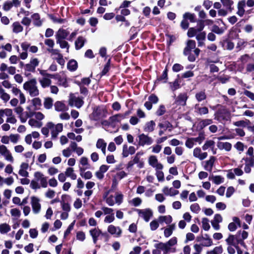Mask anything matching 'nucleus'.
Segmentation results:
<instances>
[{
	"mask_svg": "<svg viewBox=\"0 0 254 254\" xmlns=\"http://www.w3.org/2000/svg\"><path fill=\"white\" fill-rule=\"evenodd\" d=\"M34 179L30 183V187L33 190L40 189L41 187L46 188L48 186V178L40 172L34 174Z\"/></svg>",
	"mask_w": 254,
	"mask_h": 254,
	"instance_id": "1",
	"label": "nucleus"
},
{
	"mask_svg": "<svg viewBox=\"0 0 254 254\" xmlns=\"http://www.w3.org/2000/svg\"><path fill=\"white\" fill-rule=\"evenodd\" d=\"M109 191L104 193L103 198L106 201V203L110 206H113L115 203L120 205L123 201V194L119 192L115 193V196L109 195Z\"/></svg>",
	"mask_w": 254,
	"mask_h": 254,
	"instance_id": "2",
	"label": "nucleus"
},
{
	"mask_svg": "<svg viewBox=\"0 0 254 254\" xmlns=\"http://www.w3.org/2000/svg\"><path fill=\"white\" fill-rule=\"evenodd\" d=\"M23 89L31 97H37L40 94V91L37 86L35 78H32L23 84Z\"/></svg>",
	"mask_w": 254,
	"mask_h": 254,
	"instance_id": "3",
	"label": "nucleus"
},
{
	"mask_svg": "<svg viewBox=\"0 0 254 254\" xmlns=\"http://www.w3.org/2000/svg\"><path fill=\"white\" fill-rule=\"evenodd\" d=\"M196 46L195 42L192 40H189L186 43V46L184 48L183 54L185 56H188V59L189 61L192 62L195 60V57L191 54V51L195 49Z\"/></svg>",
	"mask_w": 254,
	"mask_h": 254,
	"instance_id": "4",
	"label": "nucleus"
},
{
	"mask_svg": "<svg viewBox=\"0 0 254 254\" xmlns=\"http://www.w3.org/2000/svg\"><path fill=\"white\" fill-rule=\"evenodd\" d=\"M48 127L50 128L52 138L55 139L59 133L63 131V125L61 123L55 125L53 122H48Z\"/></svg>",
	"mask_w": 254,
	"mask_h": 254,
	"instance_id": "5",
	"label": "nucleus"
},
{
	"mask_svg": "<svg viewBox=\"0 0 254 254\" xmlns=\"http://www.w3.org/2000/svg\"><path fill=\"white\" fill-rule=\"evenodd\" d=\"M0 154L4 157L6 161L10 163L14 162V159L12 153L7 147L3 144H0Z\"/></svg>",
	"mask_w": 254,
	"mask_h": 254,
	"instance_id": "6",
	"label": "nucleus"
},
{
	"mask_svg": "<svg viewBox=\"0 0 254 254\" xmlns=\"http://www.w3.org/2000/svg\"><path fill=\"white\" fill-rule=\"evenodd\" d=\"M68 102L70 106H75L77 108L81 107L84 103L82 99L74 96L73 94H70Z\"/></svg>",
	"mask_w": 254,
	"mask_h": 254,
	"instance_id": "7",
	"label": "nucleus"
},
{
	"mask_svg": "<svg viewBox=\"0 0 254 254\" xmlns=\"http://www.w3.org/2000/svg\"><path fill=\"white\" fill-rule=\"evenodd\" d=\"M31 204L32 211L34 214H38L41 209V205L40 204V199L36 196L31 197Z\"/></svg>",
	"mask_w": 254,
	"mask_h": 254,
	"instance_id": "8",
	"label": "nucleus"
},
{
	"mask_svg": "<svg viewBox=\"0 0 254 254\" xmlns=\"http://www.w3.org/2000/svg\"><path fill=\"white\" fill-rule=\"evenodd\" d=\"M137 212L139 216L143 218L146 222H148L153 216V212L150 208L137 209Z\"/></svg>",
	"mask_w": 254,
	"mask_h": 254,
	"instance_id": "9",
	"label": "nucleus"
},
{
	"mask_svg": "<svg viewBox=\"0 0 254 254\" xmlns=\"http://www.w3.org/2000/svg\"><path fill=\"white\" fill-rule=\"evenodd\" d=\"M138 138V145L139 146L150 145L153 142V140L151 137L144 133L139 135Z\"/></svg>",
	"mask_w": 254,
	"mask_h": 254,
	"instance_id": "10",
	"label": "nucleus"
},
{
	"mask_svg": "<svg viewBox=\"0 0 254 254\" xmlns=\"http://www.w3.org/2000/svg\"><path fill=\"white\" fill-rule=\"evenodd\" d=\"M130 111H128L126 112L124 114H118L110 117L109 119V121L111 123H114L116 122H121L122 121L127 118L130 115Z\"/></svg>",
	"mask_w": 254,
	"mask_h": 254,
	"instance_id": "11",
	"label": "nucleus"
},
{
	"mask_svg": "<svg viewBox=\"0 0 254 254\" xmlns=\"http://www.w3.org/2000/svg\"><path fill=\"white\" fill-rule=\"evenodd\" d=\"M148 162L149 165L155 168L156 170H162L163 168V165L159 162L157 157L155 155H150L148 158Z\"/></svg>",
	"mask_w": 254,
	"mask_h": 254,
	"instance_id": "12",
	"label": "nucleus"
},
{
	"mask_svg": "<svg viewBox=\"0 0 254 254\" xmlns=\"http://www.w3.org/2000/svg\"><path fill=\"white\" fill-rule=\"evenodd\" d=\"M11 93L15 96H18L19 99L20 104H24L26 102V98L24 93L18 88L16 85H13L11 88Z\"/></svg>",
	"mask_w": 254,
	"mask_h": 254,
	"instance_id": "13",
	"label": "nucleus"
},
{
	"mask_svg": "<svg viewBox=\"0 0 254 254\" xmlns=\"http://www.w3.org/2000/svg\"><path fill=\"white\" fill-rule=\"evenodd\" d=\"M108 232L115 237H120L122 234V230L119 226L110 225L107 228Z\"/></svg>",
	"mask_w": 254,
	"mask_h": 254,
	"instance_id": "14",
	"label": "nucleus"
},
{
	"mask_svg": "<svg viewBox=\"0 0 254 254\" xmlns=\"http://www.w3.org/2000/svg\"><path fill=\"white\" fill-rule=\"evenodd\" d=\"M69 34L68 29L60 28L55 34L56 40H65Z\"/></svg>",
	"mask_w": 254,
	"mask_h": 254,
	"instance_id": "15",
	"label": "nucleus"
},
{
	"mask_svg": "<svg viewBox=\"0 0 254 254\" xmlns=\"http://www.w3.org/2000/svg\"><path fill=\"white\" fill-rule=\"evenodd\" d=\"M223 221V218L220 214H215L214 216L213 220L211 221L212 227L215 230H219L220 228L219 223Z\"/></svg>",
	"mask_w": 254,
	"mask_h": 254,
	"instance_id": "16",
	"label": "nucleus"
},
{
	"mask_svg": "<svg viewBox=\"0 0 254 254\" xmlns=\"http://www.w3.org/2000/svg\"><path fill=\"white\" fill-rule=\"evenodd\" d=\"M193 156L199 160H203L207 158L208 153L206 152H202L200 148L196 147L193 150Z\"/></svg>",
	"mask_w": 254,
	"mask_h": 254,
	"instance_id": "17",
	"label": "nucleus"
},
{
	"mask_svg": "<svg viewBox=\"0 0 254 254\" xmlns=\"http://www.w3.org/2000/svg\"><path fill=\"white\" fill-rule=\"evenodd\" d=\"M216 160L215 157L211 156L208 160L203 162V164L204 170L208 172H211Z\"/></svg>",
	"mask_w": 254,
	"mask_h": 254,
	"instance_id": "18",
	"label": "nucleus"
},
{
	"mask_svg": "<svg viewBox=\"0 0 254 254\" xmlns=\"http://www.w3.org/2000/svg\"><path fill=\"white\" fill-rule=\"evenodd\" d=\"M51 54L52 56H55L54 59L57 61L58 63L63 66L64 64L65 61L63 58V55L60 53L59 50H51Z\"/></svg>",
	"mask_w": 254,
	"mask_h": 254,
	"instance_id": "19",
	"label": "nucleus"
},
{
	"mask_svg": "<svg viewBox=\"0 0 254 254\" xmlns=\"http://www.w3.org/2000/svg\"><path fill=\"white\" fill-rule=\"evenodd\" d=\"M194 112L199 116H202L206 115L208 113L209 110L207 107L205 106H202L199 103L196 104L194 106Z\"/></svg>",
	"mask_w": 254,
	"mask_h": 254,
	"instance_id": "20",
	"label": "nucleus"
},
{
	"mask_svg": "<svg viewBox=\"0 0 254 254\" xmlns=\"http://www.w3.org/2000/svg\"><path fill=\"white\" fill-rule=\"evenodd\" d=\"M236 236L239 241V242H240V244L243 246H245V244L244 241L248 237V232L244 230L239 231L236 234Z\"/></svg>",
	"mask_w": 254,
	"mask_h": 254,
	"instance_id": "21",
	"label": "nucleus"
},
{
	"mask_svg": "<svg viewBox=\"0 0 254 254\" xmlns=\"http://www.w3.org/2000/svg\"><path fill=\"white\" fill-rule=\"evenodd\" d=\"M21 47L24 52L20 53L19 58L21 60H25L28 57L27 50L29 47V44L26 42H22L21 44Z\"/></svg>",
	"mask_w": 254,
	"mask_h": 254,
	"instance_id": "22",
	"label": "nucleus"
},
{
	"mask_svg": "<svg viewBox=\"0 0 254 254\" xmlns=\"http://www.w3.org/2000/svg\"><path fill=\"white\" fill-rule=\"evenodd\" d=\"M31 21L33 24L36 27H40L42 26L43 21L41 19L40 16L38 13H34L31 16Z\"/></svg>",
	"mask_w": 254,
	"mask_h": 254,
	"instance_id": "23",
	"label": "nucleus"
},
{
	"mask_svg": "<svg viewBox=\"0 0 254 254\" xmlns=\"http://www.w3.org/2000/svg\"><path fill=\"white\" fill-rule=\"evenodd\" d=\"M89 233L91 236L94 244H96L98 239V237L102 234V231L98 228L92 229L89 231Z\"/></svg>",
	"mask_w": 254,
	"mask_h": 254,
	"instance_id": "24",
	"label": "nucleus"
},
{
	"mask_svg": "<svg viewBox=\"0 0 254 254\" xmlns=\"http://www.w3.org/2000/svg\"><path fill=\"white\" fill-rule=\"evenodd\" d=\"M225 241L228 245H233L234 247L240 244L236 235H229Z\"/></svg>",
	"mask_w": 254,
	"mask_h": 254,
	"instance_id": "25",
	"label": "nucleus"
},
{
	"mask_svg": "<svg viewBox=\"0 0 254 254\" xmlns=\"http://www.w3.org/2000/svg\"><path fill=\"white\" fill-rule=\"evenodd\" d=\"M28 167L29 165L27 163L22 162L20 166V169L18 171L19 175L23 177H28L29 173L27 171Z\"/></svg>",
	"mask_w": 254,
	"mask_h": 254,
	"instance_id": "26",
	"label": "nucleus"
},
{
	"mask_svg": "<svg viewBox=\"0 0 254 254\" xmlns=\"http://www.w3.org/2000/svg\"><path fill=\"white\" fill-rule=\"evenodd\" d=\"M55 109L57 112H65L68 110V107L62 101H57L54 104Z\"/></svg>",
	"mask_w": 254,
	"mask_h": 254,
	"instance_id": "27",
	"label": "nucleus"
},
{
	"mask_svg": "<svg viewBox=\"0 0 254 254\" xmlns=\"http://www.w3.org/2000/svg\"><path fill=\"white\" fill-rule=\"evenodd\" d=\"M246 6V1L245 0H242L238 2L237 14L240 17H242L245 12V7Z\"/></svg>",
	"mask_w": 254,
	"mask_h": 254,
	"instance_id": "28",
	"label": "nucleus"
},
{
	"mask_svg": "<svg viewBox=\"0 0 254 254\" xmlns=\"http://www.w3.org/2000/svg\"><path fill=\"white\" fill-rule=\"evenodd\" d=\"M96 146L98 149H101L103 154L105 155L107 143L103 139H98L97 141Z\"/></svg>",
	"mask_w": 254,
	"mask_h": 254,
	"instance_id": "29",
	"label": "nucleus"
},
{
	"mask_svg": "<svg viewBox=\"0 0 254 254\" xmlns=\"http://www.w3.org/2000/svg\"><path fill=\"white\" fill-rule=\"evenodd\" d=\"M89 168L88 167H80L79 166V172L80 176L85 179H90L92 177V174L90 171H85V170Z\"/></svg>",
	"mask_w": 254,
	"mask_h": 254,
	"instance_id": "30",
	"label": "nucleus"
},
{
	"mask_svg": "<svg viewBox=\"0 0 254 254\" xmlns=\"http://www.w3.org/2000/svg\"><path fill=\"white\" fill-rule=\"evenodd\" d=\"M187 99L188 96L186 93L180 94L177 97L176 102L178 105L185 106Z\"/></svg>",
	"mask_w": 254,
	"mask_h": 254,
	"instance_id": "31",
	"label": "nucleus"
},
{
	"mask_svg": "<svg viewBox=\"0 0 254 254\" xmlns=\"http://www.w3.org/2000/svg\"><path fill=\"white\" fill-rule=\"evenodd\" d=\"M217 147L220 150L224 149L226 151H229L232 148V145L228 142L219 141L217 144Z\"/></svg>",
	"mask_w": 254,
	"mask_h": 254,
	"instance_id": "32",
	"label": "nucleus"
},
{
	"mask_svg": "<svg viewBox=\"0 0 254 254\" xmlns=\"http://www.w3.org/2000/svg\"><path fill=\"white\" fill-rule=\"evenodd\" d=\"M163 192L166 195L171 196H175L179 193V191L174 189L173 188L165 187L162 190Z\"/></svg>",
	"mask_w": 254,
	"mask_h": 254,
	"instance_id": "33",
	"label": "nucleus"
},
{
	"mask_svg": "<svg viewBox=\"0 0 254 254\" xmlns=\"http://www.w3.org/2000/svg\"><path fill=\"white\" fill-rule=\"evenodd\" d=\"M207 96L205 90L199 91L195 94V98L198 103L205 100Z\"/></svg>",
	"mask_w": 254,
	"mask_h": 254,
	"instance_id": "34",
	"label": "nucleus"
},
{
	"mask_svg": "<svg viewBox=\"0 0 254 254\" xmlns=\"http://www.w3.org/2000/svg\"><path fill=\"white\" fill-rule=\"evenodd\" d=\"M52 78H51V77H42V78L39 79V82L41 87L43 88L49 87L52 83Z\"/></svg>",
	"mask_w": 254,
	"mask_h": 254,
	"instance_id": "35",
	"label": "nucleus"
},
{
	"mask_svg": "<svg viewBox=\"0 0 254 254\" xmlns=\"http://www.w3.org/2000/svg\"><path fill=\"white\" fill-rule=\"evenodd\" d=\"M0 98L4 103H7L10 99V95L0 86Z\"/></svg>",
	"mask_w": 254,
	"mask_h": 254,
	"instance_id": "36",
	"label": "nucleus"
},
{
	"mask_svg": "<svg viewBox=\"0 0 254 254\" xmlns=\"http://www.w3.org/2000/svg\"><path fill=\"white\" fill-rule=\"evenodd\" d=\"M28 124L32 127L36 128H40L43 125L42 121H38L34 118H31L28 121Z\"/></svg>",
	"mask_w": 254,
	"mask_h": 254,
	"instance_id": "37",
	"label": "nucleus"
},
{
	"mask_svg": "<svg viewBox=\"0 0 254 254\" xmlns=\"http://www.w3.org/2000/svg\"><path fill=\"white\" fill-rule=\"evenodd\" d=\"M86 41V39L82 36H79L75 41V47L76 50H79L82 48Z\"/></svg>",
	"mask_w": 254,
	"mask_h": 254,
	"instance_id": "38",
	"label": "nucleus"
},
{
	"mask_svg": "<svg viewBox=\"0 0 254 254\" xmlns=\"http://www.w3.org/2000/svg\"><path fill=\"white\" fill-rule=\"evenodd\" d=\"M175 224L169 225L166 228L164 229V234L166 238H168L173 233V231L175 229Z\"/></svg>",
	"mask_w": 254,
	"mask_h": 254,
	"instance_id": "39",
	"label": "nucleus"
},
{
	"mask_svg": "<svg viewBox=\"0 0 254 254\" xmlns=\"http://www.w3.org/2000/svg\"><path fill=\"white\" fill-rule=\"evenodd\" d=\"M154 247L155 248L159 249L161 252L162 251L164 253V254H167L170 252L165 243L162 242L155 244L154 245Z\"/></svg>",
	"mask_w": 254,
	"mask_h": 254,
	"instance_id": "40",
	"label": "nucleus"
},
{
	"mask_svg": "<svg viewBox=\"0 0 254 254\" xmlns=\"http://www.w3.org/2000/svg\"><path fill=\"white\" fill-rule=\"evenodd\" d=\"M158 219L160 223H165L166 224H170L173 220L172 216L169 215L160 216Z\"/></svg>",
	"mask_w": 254,
	"mask_h": 254,
	"instance_id": "41",
	"label": "nucleus"
},
{
	"mask_svg": "<svg viewBox=\"0 0 254 254\" xmlns=\"http://www.w3.org/2000/svg\"><path fill=\"white\" fill-rule=\"evenodd\" d=\"M53 99L51 97H46L44 99V107L46 109L49 110L53 106Z\"/></svg>",
	"mask_w": 254,
	"mask_h": 254,
	"instance_id": "42",
	"label": "nucleus"
},
{
	"mask_svg": "<svg viewBox=\"0 0 254 254\" xmlns=\"http://www.w3.org/2000/svg\"><path fill=\"white\" fill-rule=\"evenodd\" d=\"M57 75L56 76V78L55 79H57L58 80V84L60 86H64V87H66L68 86L67 79L64 77H61L59 76L58 74H56Z\"/></svg>",
	"mask_w": 254,
	"mask_h": 254,
	"instance_id": "43",
	"label": "nucleus"
},
{
	"mask_svg": "<svg viewBox=\"0 0 254 254\" xmlns=\"http://www.w3.org/2000/svg\"><path fill=\"white\" fill-rule=\"evenodd\" d=\"M155 126V123L154 121H149L145 125L144 130L146 132H152L154 130Z\"/></svg>",
	"mask_w": 254,
	"mask_h": 254,
	"instance_id": "44",
	"label": "nucleus"
},
{
	"mask_svg": "<svg viewBox=\"0 0 254 254\" xmlns=\"http://www.w3.org/2000/svg\"><path fill=\"white\" fill-rule=\"evenodd\" d=\"M56 43L59 44L60 47L62 49H66V52L68 53L69 49V45L65 40H56Z\"/></svg>",
	"mask_w": 254,
	"mask_h": 254,
	"instance_id": "45",
	"label": "nucleus"
},
{
	"mask_svg": "<svg viewBox=\"0 0 254 254\" xmlns=\"http://www.w3.org/2000/svg\"><path fill=\"white\" fill-rule=\"evenodd\" d=\"M31 103L35 110H39L42 106V101L39 97H35L31 100Z\"/></svg>",
	"mask_w": 254,
	"mask_h": 254,
	"instance_id": "46",
	"label": "nucleus"
},
{
	"mask_svg": "<svg viewBox=\"0 0 254 254\" xmlns=\"http://www.w3.org/2000/svg\"><path fill=\"white\" fill-rule=\"evenodd\" d=\"M209 179L216 185H219L224 181V178L221 176H212L209 177Z\"/></svg>",
	"mask_w": 254,
	"mask_h": 254,
	"instance_id": "47",
	"label": "nucleus"
},
{
	"mask_svg": "<svg viewBox=\"0 0 254 254\" xmlns=\"http://www.w3.org/2000/svg\"><path fill=\"white\" fill-rule=\"evenodd\" d=\"M12 31L15 33H18L23 31V28L18 22H14L12 25Z\"/></svg>",
	"mask_w": 254,
	"mask_h": 254,
	"instance_id": "48",
	"label": "nucleus"
},
{
	"mask_svg": "<svg viewBox=\"0 0 254 254\" xmlns=\"http://www.w3.org/2000/svg\"><path fill=\"white\" fill-rule=\"evenodd\" d=\"M65 174L66 176L70 178L72 180H75L76 179V175L74 173V170L72 168L68 167L66 168Z\"/></svg>",
	"mask_w": 254,
	"mask_h": 254,
	"instance_id": "49",
	"label": "nucleus"
},
{
	"mask_svg": "<svg viewBox=\"0 0 254 254\" xmlns=\"http://www.w3.org/2000/svg\"><path fill=\"white\" fill-rule=\"evenodd\" d=\"M67 68L70 71H74L77 68V63L75 60H71L67 63Z\"/></svg>",
	"mask_w": 254,
	"mask_h": 254,
	"instance_id": "50",
	"label": "nucleus"
},
{
	"mask_svg": "<svg viewBox=\"0 0 254 254\" xmlns=\"http://www.w3.org/2000/svg\"><path fill=\"white\" fill-rule=\"evenodd\" d=\"M10 229V226L6 223H2L0 225V233L2 234L7 233Z\"/></svg>",
	"mask_w": 254,
	"mask_h": 254,
	"instance_id": "51",
	"label": "nucleus"
},
{
	"mask_svg": "<svg viewBox=\"0 0 254 254\" xmlns=\"http://www.w3.org/2000/svg\"><path fill=\"white\" fill-rule=\"evenodd\" d=\"M12 114V110L10 109L6 108L0 110V117L3 119L4 116H10Z\"/></svg>",
	"mask_w": 254,
	"mask_h": 254,
	"instance_id": "52",
	"label": "nucleus"
},
{
	"mask_svg": "<svg viewBox=\"0 0 254 254\" xmlns=\"http://www.w3.org/2000/svg\"><path fill=\"white\" fill-rule=\"evenodd\" d=\"M45 44L47 45L49 48L47 49V51L51 53V50H55L53 47L55 45V43L53 40L51 39H47L44 41Z\"/></svg>",
	"mask_w": 254,
	"mask_h": 254,
	"instance_id": "53",
	"label": "nucleus"
},
{
	"mask_svg": "<svg viewBox=\"0 0 254 254\" xmlns=\"http://www.w3.org/2000/svg\"><path fill=\"white\" fill-rule=\"evenodd\" d=\"M215 145V142L212 140H207L202 147L203 150H206L209 148L213 149Z\"/></svg>",
	"mask_w": 254,
	"mask_h": 254,
	"instance_id": "54",
	"label": "nucleus"
},
{
	"mask_svg": "<svg viewBox=\"0 0 254 254\" xmlns=\"http://www.w3.org/2000/svg\"><path fill=\"white\" fill-rule=\"evenodd\" d=\"M213 123L212 119H205L201 120L199 123V126L201 128H203L205 127L211 125Z\"/></svg>",
	"mask_w": 254,
	"mask_h": 254,
	"instance_id": "55",
	"label": "nucleus"
},
{
	"mask_svg": "<svg viewBox=\"0 0 254 254\" xmlns=\"http://www.w3.org/2000/svg\"><path fill=\"white\" fill-rule=\"evenodd\" d=\"M221 2L223 3V5L225 6L229 11L231 12L232 11V5L233 4V1L231 0H221Z\"/></svg>",
	"mask_w": 254,
	"mask_h": 254,
	"instance_id": "56",
	"label": "nucleus"
},
{
	"mask_svg": "<svg viewBox=\"0 0 254 254\" xmlns=\"http://www.w3.org/2000/svg\"><path fill=\"white\" fill-rule=\"evenodd\" d=\"M168 79V70L167 68H165L163 71L161 76L159 77L157 80L159 81H162L163 83L167 82Z\"/></svg>",
	"mask_w": 254,
	"mask_h": 254,
	"instance_id": "57",
	"label": "nucleus"
},
{
	"mask_svg": "<svg viewBox=\"0 0 254 254\" xmlns=\"http://www.w3.org/2000/svg\"><path fill=\"white\" fill-rule=\"evenodd\" d=\"M159 221H158V219H154L151 221L149 224L150 228L151 231L156 230L159 226Z\"/></svg>",
	"mask_w": 254,
	"mask_h": 254,
	"instance_id": "58",
	"label": "nucleus"
},
{
	"mask_svg": "<svg viewBox=\"0 0 254 254\" xmlns=\"http://www.w3.org/2000/svg\"><path fill=\"white\" fill-rule=\"evenodd\" d=\"M223 248L221 246L216 247L213 250L207 252V254H221L223 253Z\"/></svg>",
	"mask_w": 254,
	"mask_h": 254,
	"instance_id": "59",
	"label": "nucleus"
},
{
	"mask_svg": "<svg viewBox=\"0 0 254 254\" xmlns=\"http://www.w3.org/2000/svg\"><path fill=\"white\" fill-rule=\"evenodd\" d=\"M198 31H197V28L194 27H191L189 29L187 35L189 37H193L198 33Z\"/></svg>",
	"mask_w": 254,
	"mask_h": 254,
	"instance_id": "60",
	"label": "nucleus"
},
{
	"mask_svg": "<svg viewBox=\"0 0 254 254\" xmlns=\"http://www.w3.org/2000/svg\"><path fill=\"white\" fill-rule=\"evenodd\" d=\"M198 31H197V28L194 27H191L189 29L187 35L189 37H193L198 33Z\"/></svg>",
	"mask_w": 254,
	"mask_h": 254,
	"instance_id": "61",
	"label": "nucleus"
},
{
	"mask_svg": "<svg viewBox=\"0 0 254 254\" xmlns=\"http://www.w3.org/2000/svg\"><path fill=\"white\" fill-rule=\"evenodd\" d=\"M115 220V217L114 216V213H113L109 215H106L104 218V222L105 223H111L114 222Z\"/></svg>",
	"mask_w": 254,
	"mask_h": 254,
	"instance_id": "62",
	"label": "nucleus"
},
{
	"mask_svg": "<svg viewBox=\"0 0 254 254\" xmlns=\"http://www.w3.org/2000/svg\"><path fill=\"white\" fill-rule=\"evenodd\" d=\"M202 226L205 231H208L210 229L209 220L207 218H203L202 219Z\"/></svg>",
	"mask_w": 254,
	"mask_h": 254,
	"instance_id": "63",
	"label": "nucleus"
},
{
	"mask_svg": "<svg viewBox=\"0 0 254 254\" xmlns=\"http://www.w3.org/2000/svg\"><path fill=\"white\" fill-rule=\"evenodd\" d=\"M10 213L12 217H14L16 219L19 218L21 215V212L20 210L17 208L11 209L10 211Z\"/></svg>",
	"mask_w": 254,
	"mask_h": 254,
	"instance_id": "64",
	"label": "nucleus"
}]
</instances>
